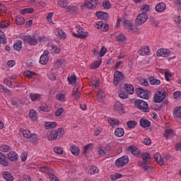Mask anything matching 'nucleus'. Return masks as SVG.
Masks as SVG:
<instances>
[{
  "instance_id": "nucleus-1",
  "label": "nucleus",
  "mask_w": 181,
  "mask_h": 181,
  "mask_svg": "<svg viewBox=\"0 0 181 181\" xmlns=\"http://www.w3.org/2000/svg\"><path fill=\"white\" fill-rule=\"evenodd\" d=\"M141 158L143 161L138 162L139 166H141L147 173H152L153 172V167L149 165L152 163V161H151V154L149 153H143Z\"/></svg>"
},
{
  "instance_id": "nucleus-2",
  "label": "nucleus",
  "mask_w": 181,
  "mask_h": 181,
  "mask_svg": "<svg viewBox=\"0 0 181 181\" xmlns=\"http://www.w3.org/2000/svg\"><path fill=\"white\" fill-rule=\"evenodd\" d=\"M134 105L136 108L141 110L142 112H149V105L148 103L141 99H137L134 101Z\"/></svg>"
},
{
  "instance_id": "nucleus-3",
  "label": "nucleus",
  "mask_w": 181,
  "mask_h": 181,
  "mask_svg": "<svg viewBox=\"0 0 181 181\" xmlns=\"http://www.w3.org/2000/svg\"><path fill=\"white\" fill-rule=\"evenodd\" d=\"M23 40H24V43H28L30 46H35L37 42H42V37H40L37 34L33 36L25 35Z\"/></svg>"
},
{
  "instance_id": "nucleus-4",
  "label": "nucleus",
  "mask_w": 181,
  "mask_h": 181,
  "mask_svg": "<svg viewBox=\"0 0 181 181\" xmlns=\"http://www.w3.org/2000/svg\"><path fill=\"white\" fill-rule=\"evenodd\" d=\"M135 93L138 97H140V98H143L144 100H149V97L151 95V91L142 88H136L135 89Z\"/></svg>"
},
{
  "instance_id": "nucleus-5",
  "label": "nucleus",
  "mask_w": 181,
  "mask_h": 181,
  "mask_svg": "<svg viewBox=\"0 0 181 181\" xmlns=\"http://www.w3.org/2000/svg\"><path fill=\"white\" fill-rule=\"evenodd\" d=\"M124 80H125V76H124V74L119 71H115L114 73L113 84L117 87V86H118L121 81H124Z\"/></svg>"
},
{
  "instance_id": "nucleus-6",
  "label": "nucleus",
  "mask_w": 181,
  "mask_h": 181,
  "mask_svg": "<svg viewBox=\"0 0 181 181\" xmlns=\"http://www.w3.org/2000/svg\"><path fill=\"white\" fill-rule=\"evenodd\" d=\"M128 162H129V158H128V156H123L116 160L115 166H117V168H124Z\"/></svg>"
},
{
  "instance_id": "nucleus-7",
  "label": "nucleus",
  "mask_w": 181,
  "mask_h": 181,
  "mask_svg": "<svg viewBox=\"0 0 181 181\" xmlns=\"http://www.w3.org/2000/svg\"><path fill=\"white\" fill-rule=\"evenodd\" d=\"M146 21H148V14L146 13H141L139 14L136 18V26H141V25H144Z\"/></svg>"
},
{
  "instance_id": "nucleus-8",
  "label": "nucleus",
  "mask_w": 181,
  "mask_h": 181,
  "mask_svg": "<svg viewBox=\"0 0 181 181\" xmlns=\"http://www.w3.org/2000/svg\"><path fill=\"white\" fill-rule=\"evenodd\" d=\"M40 170L44 173H47V176L51 181H60V180H59V178L56 175H54V174L50 173L51 170L49 168L41 167Z\"/></svg>"
},
{
  "instance_id": "nucleus-9",
  "label": "nucleus",
  "mask_w": 181,
  "mask_h": 181,
  "mask_svg": "<svg viewBox=\"0 0 181 181\" xmlns=\"http://www.w3.org/2000/svg\"><path fill=\"white\" fill-rule=\"evenodd\" d=\"M114 110L115 112H116L119 115H122V114H124V112H125V110L124 109V105H122V103H121L119 101L115 102L114 105Z\"/></svg>"
},
{
  "instance_id": "nucleus-10",
  "label": "nucleus",
  "mask_w": 181,
  "mask_h": 181,
  "mask_svg": "<svg viewBox=\"0 0 181 181\" xmlns=\"http://www.w3.org/2000/svg\"><path fill=\"white\" fill-rule=\"evenodd\" d=\"M154 103H162L166 98V92L161 90L155 95Z\"/></svg>"
},
{
  "instance_id": "nucleus-11",
  "label": "nucleus",
  "mask_w": 181,
  "mask_h": 181,
  "mask_svg": "<svg viewBox=\"0 0 181 181\" xmlns=\"http://www.w3.org/2000/svg\"><path fill=\"white\" fill-rule=\"evenodd\" d=\"M84 5L88 9H95L97 5H98V0H85Z\"/></svg>"
},
{
  "instance_id": "nucleus-12",
  "label": "nucleus",
  "mask_w": 181,
  "mask_h": 181,
  "mask_svg": "<svg viewBox=\"0 0 181 181\" xmlns=\"http://www.w3.org/2000/svg\"><path fill=\"white\" fill-rule=\"evenodd\" d=\"M95 16H97L98 19H102V21H105V22H107V21H108V18H110V15L108 14V13L100 11L95 13Z\"/></svg>"
},
{
  "instance_id": "nucleus-13",
  "label": "nucleus",
  "mask_w": 181,
  "mask_h": 181,
  "mask_svg": "<svg viewBox=\"0 0 181 181\" xmlns=\"http://www.w3.org/2000/svg\"><path fill=\"white\" fill-rule=\"evenodd\" d=\"M123 89L124 90L125 92L127 93V94L132 95L135 93L134 86H132L130 83H125L124 85Z\"/></svg>"
},
{
  "instance_id": "nucleus-14",
  "label": "nucleus",
  "mask_w": 181,
  "mask_h": 181,
  "mask_svg": "<svg viewBox=\"0 0 181 181\" xmlns=\"http://www.w3.org/2000/svg\"><path fill=\"white\" fill-rule=\"evenodd\" d=\"M55 35L61 39H67V35L62 28H56Z\"/></svg>"
},
{
  "instance_id": "nucleus-15",
  "label": "nucleus",
  "mask_w": 181,
  "mask_h": 181,
  "mask_svg": "<svg viewBox=\"0 0 181 181\" xmlns=\"http://www.w3.org/2000/svg\"><path fill=\"white\" fill-rule=\"evenodd\" d=\"M139 124L141 128H149V127H151V122L145 118H141Z\"/></svg>"
},
{
  "instance_id": "nucleus-16",
  "label": "nucleus",
  "mask_w": 181,
  "mask_h": 181,
  "mask_svg": "<svg viewBox=\"0 0 181 181\" xmlns=\"http://www.w3.org/2000/svg\"><path fill=\"white\" fill-rule=\"evenodd\" d=\"M156 12L162 13L166 9V4L163 2L158 3L156 6Z\"/></svg>"
},
{
  "instance_id": "nucleus-17",
  "label": "nucleus",
  "mask_w": 181,
  "mask_h": 181,
  "mask_svg": "<svg viewBox=\"0 0 181 181\" xmlns=\"http://www.w3.org/2000/svg\"><path fill=\"white\" fill-rule=\"evenodd\" d=\"M153 158L160 165V166H163L165 165V163H163V158H162V156L159 153H156L153 155Z\"/></svg>"
},
{
  "instance_id": "nucleus-18",
  "label": "nucleus",
  "mask_w": 181,
  "mask_h": 181,
  "mask_svg": "<svg viewBox=\"0 0 181 181\" xmlns=\"http://www.w3.org/2000/svg\"><path fill=\"white\" fill-rule=\"evenodd\" d=\"M66 10L71 15H77L78 13V8L76 6H68Z\"/></svg>"
},
{
  "instance_id": "nucleus-19",
  "label": "nucleus",
  "mask_w": 181,
  "mask_h": 181,
  "mask_svg": "<svg viewBox=\"0 0 181 181\" xmlns=\"http://www.w3.org/2000/svg\"><path fill=\"white\" fill-rule=\"evenodd\" d=\"M151 50L149 49V47H141L140 49H139V53L141 56H146L149 54Z\"/></svg>"
},
{
  "instance_id": "nucleus-20",
  "label": "nucleus",
  "mask_w": 181,
  "mask_h": 181,
  "mask_svg": "<svg viewBox=\"0 0 181 181\" xmlns=\"http://www.w3.org/2000/svg\"><path fill=\"white\" fill-rule=\"evenodd\" d=\"M18 153H16V152L11 151L8 154V159H9V160H11V162H16V160H18Z\"/></svg>"
},
{
  "instance_id": "nucleus-21",
  "label": "nucleus",
  "mask_w": 181,
  "mask_h": 181,
  "mask_svg": "<svg viewBox=\"0 0 181 181\" xmlns=\"http://www.w3.org/2000/svg\"><path fill=\"white\" fill-rule=\"evenodd\" d=\"M174 118L180 119L181 118V107H177L173 111Z\"/></svg>"
},
{
  "instance_id": "nucleus-22",
  "label": "nucleus",
  "mask_w": 181,
  "mask_h": 181,
  "mask_svg": "<svg viewBox=\"0 0 181 181\" xmlns=\"http://www.w3.org/2000/svg\"><path fill=\"white\" fill-rule=\"evenodd\" d=\"M10 101L13 107H18L21 105V104H22V101H21L18 98H11Z\"/></svg>"
},
{
  "instance_id": "nucleus-23",
  "label": "nucleus",
  "mask_w": 181,
  "mask_h": 181,
  "mask_svg": "<svg viewBox=\"0 0 181 181\" xmlns=\"http://www.w3.org/2000/svg\"><path fill=\"white\" fill-rule=\"evenodd\" d=\"M70 150L71 153H73L75 156H78V155H80V148H78V146L76 145L71 146Z\"/></svg>"
},
{
  "instance_id": "nucleus-24",
  "label": "nucleus",
  "mask_w": 181,
  "mask_h": 181,
  "mask_svg": "<svg viewBox=\"0 0 181 181\" xmlns=\"http://www.w3.org/2000/svg\"><path fill=\"white\" fill-rule=\"evenodd\" d=\"M0 163L3 165V166H8V163L6 160V156L0 152Z\"/></svg>"
},
{
  "instance_id": "nucleus-25",
  "label": "nucleus",
  "mask_w": 181,
  "mask_h": 181,
  "mask_svg": "<svg viewBox=\"0 0 181 181\" xmlns=\"http://www.w3.org/2000/svg\"><path fill=\"white\" fill-rule=\"evenodd\" d=\"M124 134H125V131H124V129H122V127H117L115 131V136H124Z\"/></svg>"
},
{
  "instance_id": "nucleus-26",
  "label": "nucleus",
  "mask_w": 181,
  "mask_h": 181,
  "mask_svg": "<svg viewBox=\"0 0 181 181\" xmlns=\"http://www.w3.org/2000/svg\"><path fill=\"white\" fill-rule=\"evenodd\" d=\"M148 80L151 86H159L160 84V80L156 79L155 76H151Z\"/></svg>"
},
{
  "instance_id": "nucleus-27",
  "label": "nucleus",
  "mask_w": 181,
  "mask_h": 181,
  "mask_svg": "<svg viewBox=\"0 0 181 181\" xmlns=\"http://www.w3.org/2000/svg\"><path fill=\"white\" fill-rule=\"evenodd\" d=\"M23 74L27 78H35V76H36L35 72L29 70L24 71Z\"/></svg>"
},
{
  "instance_id": "nucleus-28",
  "label": "nucleus",
  "mask_w": 181,
  "mask_h": 181,
  "mask_svg": "<svg viewBox=\"0 0 181 181\" xmlns=\"http://www.w3.org/2000/svg\"><path fill=\"white\" fill-rule=\"evenodd\" d=\"M56 127H57V122H47L45 124L46 129H49V128H56Z\"/></svg>"
},
{
  "instance_id": "nucleus-29",
  "label": "nucleus",
  "mask_w": 181,
  "mask_h": 181,
  "mask_svg": "<svg viewBox=\"0 0 181 181\" xmlns=\"http://www.w3.org/2000/svg\"><path fill=\"white\" fill-rule=\"evenodd\" d=\"M30 98L31 101H36L37 100H41L42 95L39 93H30Z\"/></svg>"
},
{
  "instance_id": "nucleus-30",
  "label": "nucleus",
  "mask_w": 181,
  "mask_h": 181,
  "mask_svg": "<svg viewBox=\"0 0 181 181\" xmlns=\"http://www.w3.org/2000/svg\"><path fill=\"white\" fill-rule=\"evenodd\" d=\"M137 80L140 83L141 86H144V87H148L149 86V83L148 82V80H146L145 78L140 76L139 78H137Z\"/></svg>"
},
{
  "instance_id": "nucleus-31",
  "label": "nucleus",
  "mask_w": 181,
  "mask_h": 181,
  "mask_svg": "<svg viewBox=\"0 0 181 181\" xmlns=\"http://www.w3.org/2000/svg\"><path fill=\"white\" fill-rule=\"evenodd\" d=\"M29 117L30 119H33L34 121H37V113L35 110H30L29 112Z\"/></svg>"
},
{
  "instance_id": "nucleus-32",
  "label": "nucleus",
  "mask_w": 181,
  "mask_h": 181,
  "mask_svg": "<svg viewBox=\"0 0 181 181\" xmlns=\"http://www.w3.org/2000/svg\"><path fill=\"white\" fill-rule=\"evenodd\" d=\"M3 177L6 181H13V177L8 171H6L3 173Z\"/></svg>"
},
{
  "instance_id": "nucleus-33",
  "label": "nucleus",
  "mask_w": 181,
  "mask_h": 181,
  "mask_svg": "<svg viewBox=\"0 0 181 181\" xmlns=\"http://www.w3.org/2000/svg\"><path fill=\"white\" fill-rule=\"evenodd\" d=\"M35 12V9L33 8H27L24 9H21L20 11V13L21 15H26V13H33Z\"/></svg>"
},
{
  "instance_id": "nucleus-34",
  "label": "nucleus",
  "mask_w": 181,
  "mask_h": 181,
  "mask_svg": "<svg viewBox=\"0 0 181 181\" xmlns=\"http://www.w3.org/2000/svg\"><path fill=\"white\" fill-rule=\"evenodd\" d=\"M101 63H103V61L101 60V59H100V60L98 61L94 62L90 66L91 70L98 69V67L101 66Z\"/></svg>"
},
{
  "instance_id": "nucleus-35",
  "label": "nucleus",
  "mask_w": 181,
  "mask_h": 181,
  "mask_svg": "<svg viewBox=\"0 0 181 181\" xmlns=\"http://www.w3.org/2000/svg\"><path fill=\"white\" fill-rule=\"evenodd\" d=\"M14 50H17V52H21L22 49V41L19 40L17 42L14 43L13 46Z\"/></svg>"
},
{
  "instance_id": "nucleus-36",
  "label": "nucleus",
  "mask_w": 181,
  "mask_h": 181,
  "mask_svg": "<svg viewBox=\"0 0 181 181\" xmlns=\"http://www.w3.org/2000/svg\"><path fill=\"white\" fill-rule=\"evenodd\" d=\"M164 136H165L167 139H170L173 136V130L166 129L164 133Z\"/></svg>"
},
{
  "instance_id": "nucleus-37",
  "label": "nucleus",
  "mask_w": 181,
  "mask_h": 181,
  "mask_svg": "<svg viewBox=\"0 0 181 181\" xmlns=\"http://www.w3.org/2000/svg\"><path fill=\"white\" fill-rule=\"evenodd\" d=\"M93 148V144H88L83 147V155L85 158H87V151Z\"/></svg>"
},
{
  "instance_id": "nucleus-38",
  "label": "nucleus",
  "mask_w": 181,
  "mask_h": 181,
  "mask_svg": "<svg viewBox=\"0 0 181 181\" xmlns=\"http://www.w3.org/2000/svg\"><path fill=\"white\" fill-rule=\"evenodd\" d=\"M58 6H61V8H67V5H69V2L67 0H59L57 1Z\"/></svg>"
},
{
  "instance_id": "nucleus-39",
  "label": "nucleus",
  "mask_w": 181,
  "mask_h": 181,
  "mask_svg": "<svg viewBox=\"0 0 181 181\" xmlns=\"http://www.w3.org/2000/svg\"><path fill=\"white\" fill-rule=\"evenodd\" d=\"M119 97L122 98V100L127 99L128 97V93H127L125 90H119L118 91Z\"/></svg>"
},
{
  "instance_id": "nucleus-40",
  "label": "nucleus",
  "mask_w": 181,
  "mask_h": 181,
  "mask_svg": "<svg viewBox=\"0 0 181 181\" xmlns=\"http://www.w3.org/2000/svg\"><path fill=\"white\" fill-rule=\"evenodd\" d=\"M128 150L130 151V152L132 153V155H134V156H138V153H135L136 151H138V148L136 146H129L128 147Z\"/></svg>"
},
{
  "instance_id": "nucleus-41",
  "label": "nucleus",
  "mask_w": 181,
  "mask_h": 181,
  "mask_svg": "<svg viewBox=\"0 0 181 181\" xmlns=\"http://www.w3.org/2000/svg\"><path fill=\"white\" fill-rule=\"evenodd\" d=\"M68 81L69 84H76L77 83V76L72 75L68 77Z\"/></svg>"
},
{
  "instance_id": "nucleus-42",
  "label": "nucleus",
  "mask_w": 181,
  "mask_h": 181,
  "mask_svg": "<svg viewBox=\"0 0 181 181\" xmlns=\"http://www.w3.org/2000/svg\"><path fill=\"white\" fill-rule=\"evenodd\" d=\"M49 62V57H45L44 55H41L40 58V63L41 64H47Z\"/></svg>"
},
{
  "instance_id": "nucleus-43",
  "label": "nucleus",
  "mask_w": 181,
  "mask_h": 181,
  "mask_svg": "<svg viewBox=\"0 0 181 181\" xmlns=\"http://www.w3.org/2000/svg\"><path fill=\"white\" fill-rule=\"evenodd\" d=\"M124 23L126 25V28H129V30H134L135 28H134V25H132V23L128 20H124Z\"/></svg>"
},
{
  "instance_id": "nucleus-44",
  "label": "nucleus",
  "mask_w": 181,
  "mask_h": 181,
  "mask_svg": "<svg viewBox=\"0 0 181 181\" xmlns=\"http://www.w3.org/2000/svg\"><path fill=\"white\" fill-rule=\"evenodd\" d=\"M16 25H23V23H25V18L17 16L16 18Z\"/></svg>"
},
{
  "instance_id": "nucleus-45",
  "label": "nucleus",
  "mask_w": 181,
  "mask_h": 181,
  "mask_svg": "<svg viewBox=\"0 0 181 181\" xmlns=\"http://www.w3.org/2000/svg\"><path fill=\"white\" fill-rule=\"evenodd\" d=\"M100 172V170L98 168L95 166H90L89 170L90 175H95V173H98Z\"/></svg>"
},
{
  "instance_id": "nucleus-46",
  "label": "nucleus",
  "mask_w": 181,
  "mask_h": 181,
  "mask_svg": "<svg viewBox=\"0 0 181 181\" xmlns=\"http://www.w3.org/2000/svg\"><path fill=\"white\" fill-rule=\"evenodd\" d=\"M127 126L128 127V128H129V129H134V128L136 127V122L132 120L129 121L127 122Z\"/></svg>"
},
{
  "instance_id": "nucleus-47",
  "label": "nucleus",
  "mask_w": 181,
  "mask_h": 181,
  "mask_svg": "<svg viewBox=\"0 0 181 181\" xmlns=\"http://www.w3.org/2000/svg\"><path fill=\"white\" fill-rule=\"evenodd\" d=\"M109 123L110 125H119V120L114 118H108Z\"/></svg>"
},
{
  "instance_id": "nucleus-48",
  "label": "nucleus",
  "mask_w": 181,
  "mask_h": 181,
  "mask_svg": "<svg viewBox=\"0 0 181 181\" xmlns=\"http://www.w3.org/2000/svg\"><path fill=\"white\" fill-rule=\"evenodd\" d=\"M107 48L103 46L99 52L100 57H104V56H105V54L107 53Z\"/></svg>"
},
{
  "instance_id": "nucleus-49",
  "label": "nucleus",
  "mask_w": 181,
  "mask_h": 181,
  "mask_svg": "<svg viewBox=\"0 0 181 181\" xmlns=\"http://www.w3.org/2000/svg\"><path fill=\"white\" fill-rule=\"evenodd\" d=\"M51 135L50 139L51 141H56L57 139V136H59V134L57 133V131H54L49 134V136Z\"/></svg>"
},
{
  "instance_id": "nucleus-50",
  "label": "nucleus",
  "mask_w": 181,
  "mask_h": 181,
  "mask_svg": "<svg viewBox=\"0 0 181 181\" xmlns=\"http://www.w3.org/2000/svg\"><path fill=\"white\" fill-rule=\"evenodd\" d=\"M77 32H78V33H79V35H83V36H85L84 39H86V37H88V33L84 32V29L78 28Z\"/></svg>"
},
{
  "instance_id": "nucleus-51",
  "label": "nucleus",
  "mask_w": 181,
  "mask_h": 181,
  "mask_svg": "<svg viewBox=\"0 0 181 181\" xmlns=\"http://www.w3.org/2000/svg\"><path fill=\"white\" fill-rule=\"evenodd\" d=\"M111 180H117V179H121L122 177V175L118 173H115L114 175H111Z\"/></svg>"
},
{
  "instance_id": "nucleus-52",
  "label": "nucleus",
  "mask_w": 181,
  "mask_h": 181,
  "mask_svg": "<svg viewBox=\"0 0 181 181\" xmlns=\"http://www.w3.org/2000/svg\"><path fill=\"white\" fill-rule=\"evenodd\" d=\"M64 111V109H63L62 107H59L54 112L55 117H60L63 114Z\"/></svg>"
},
{
  "instance_id": "nucleus-53",
  "label": "nucleus",
  "mask_w": 181,
  "mask_h": 181,
  "mask_svg": "<svg viewBox=\"0 0 181 181\" xmlns=\"http://www.w3.org/2000/svg\"><path fill=\"white\" fill-rule=\"evenodd\" d=\"M54 152H55V153H57V155H63V148L55 147L54 148Z\"/></svg>"
},
{
  "instance_id": "nucleus-54",
  "label": "nucleus",
  "mask_w": 181,
  "mask_h": 181,
  "mask_svg": "<svg viewBox=\"0 0 181 181\" xmlns=\"http://www.w3.org/2000/svg\"><path fill=\"white\" fill-rule=\"evenodd\" d=\"M116 40L117 42H124V40H125V35H124V34H119L116 37Z\"/></svg>"
},
{
  "instance_id": "nucleus-55",
  "label": "nucleus",
  "mask_w": 181,
  "mask_h": 181,
  "mask_svg": "<svg viewBox=\"0 0 181 181\" xmlns=\"http://www.w3.org/2000/svg\"><path fill=\"white\" fill-rule=\"evenodd\" d=\"M57 100L62 101V103H64V101H66V96H64V94H58L57 95Z\"/></svg>"
},
{
  "instance_id": "nucleus-56",
  "label": "nucleus",
  "mask_w": 181,
  "mask_h": 181,
  "mask_svg": "<svg viewBox=\"0 0 181 181\" xmlns=\"http://www.w3.org/2000/svg\"><path fill=\"white\" fill-rule=\"evenodd\" d=\"M141 10L144 13H146V12H149V5L148 4H144L141 7Z\"/></svg>"
},
{
  "instance_id": "nucleus-57",
  "label": "nucleus",
  "mask_w": 181,
  "mask_h": 181,
  "mask_svg": "<svg viewBox=\"0 0 181 181\" xmlns=\"http://www.w3.org/2000/svg\"><path fill=\"white\" fill-rule=\"evenodd\" d=\"M170 54V50L167 49H163V54L161 57H168Z\"/></svg>"
},
{
  "instance_id": "nucleus-58",
  "label": "nucleus",
  "mask_w": 181,
  "mask_h": 181,
  "mask_svg": "<svg viewBox=\"0 0 181 181\" xmlns=\"http://www.w3.org/2000/svg\"><path fill=\"white\" fill-rule=\"evenodd\" d=\"M23 134L25 138H32V134H30L29 130H24Z\"/></svg>"
},
{
  "instance_id": "nucleus-59",
  "label": "nucleus",
  "mask_w": 181,
  "mask_h": 181,
  "mask_svg": "<svg viewBox=\"0 0 181 181\" xmlns=\"http://www.w3.org/2000/svg\"><path fill=\"white\" fill-rule=\"evenodd\" d=\"M104 97H105V93H104L102 90H99L97 95L98 100H101L102 98H104Z\"/></svg>"
},
{
  "instance_id": "nucleus-60",
  "label": "nucleus",
  "mask_w": 181,
  "mask_h": 181,
  "mask_svg": "<svg viewBox=\"0 0 181 181\" xmlns=\"http://www.w3.org/2000/svg\"><path fill=\"white\" fill-rule=\"evenodd\" d=\"M0 151H1V152H9L11 147H9V146H2L0 147Z\"/></svg>"
},
{
  "instance_id": "nucleus-61",
  "label": "nucleus",
  "mask_w": 181,
  "mask_h": 181,
  "mask_svg": "<svg viewBox=\"0 0 181 181\" xmlns=\"http://www.w3.org/2000/svg\"><path fill=\"white\" fill-rule=\"evenodd\" d=\"M51 49H52V50H54V53H60V52H61L60 48L54 45H51Z\"/></svg>"
},
{
  "instance_id": "nucleus-62",
  "label": "nucleus",
  "mask_w": 181,
  "mask_h": 181,
  "mask_svg": "<svg viewBox=\"0 0 181 181\" xmlns=\"http://www.w3.org/2000/svg\"><path fill=\"white\" fill-rule=\"evenodd\" d=\"M103 8H105V9H110L111 3H110V1H107L103 4Z\"/></svg>"
},
{
  "instance_id": "nucleus-63",
  "label": "nucleus",
  "mask_w": 181,
  "mask_h": 181,
  "mask_svg": "<svg viewBox=\"0 0 181 181\" xmlns=\"http://www.w3.org/2000/svg\"><path fill=\"white\" fill-rule=\"evenodd\" d=\"M181 95V91H175L173 93V97L175 100H177V98H180Z\"/></svg>"
},
{
  "instance_id": "nucleus-64",
  "label": "nucleus",
  "mask_w": 181,
  "mask_h": 181,
  "mask_svg": "<svg viewBox=\"0 0 181 181\" xmlns=\"http://www.w3.org/2000/svg\"><path fill=\"white\" fill-rule=\"evenodd\" d=\"M143 144H144V145L149 146L152 144V141L149 138H146L144 139Z\"/></svg>"
}]
</instances>
